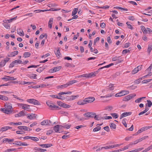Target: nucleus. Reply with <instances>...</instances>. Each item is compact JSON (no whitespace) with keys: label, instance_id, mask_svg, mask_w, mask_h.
Here are the masks:
<instances>
[{"label":"nucleus","instance_id":"nucleus-8","mask_svg":"<svg viewBox=\"0 0 152 152\" xmlns=\"http://www.w3.org/2000/svg\"><path fill=\"white\" fill-rule=\"evenodd\" d=\"M61 66H56L54 67L53 69L50 70V72H56L59 71L61 68Z\"/></svg>","mask_w":152,"mask_h":152},{"label":"nucleus","instance_id":"nucleus-7","mask_svg":"<svg viewBox=\"0 0 152 152\" xmlns=\"http://www.w3.org/2000/svg\"><path fill=\"white\" fill-rule=\"evenodd\" d=\"M151 128H152V126L144 127L138 130V133H140L146 130Z\"/></svg>","mask_w":152,"mask_h":152},{"label":"nucleus","instance_id":"nucleus-10","mask_svg":"<svg viewBox=\"0 0 152 152\" xmlns=\"http://www.w3.org/2000/svg\"><path fill=\"white\" fill-rule=\"evenodd\" d=\"M62 126L58 125H56L53 127V129L56 132H60L59 129L61 128Z\"/></svg>","mask_w":152,"mask_h":152},{"label":"nucleus","instance_id":"nucleus-12","mask_svg":"<svg viewBox=\"0 0 152 152\" xmlns=\"http://www.w3.org/2000/svg\"><path fill=\"white\" fill-rule=\"evenodd\" d=\"M99 71H97L94 72H91L90 73L87 74V77H94L98 73Z\"/></svg>","mask_w":152,"mask_h":152},{"label":"nucleus","instance_id":"nucleus-4","mask_svg":"<svg viewBox=\"0 0 152 152\" xmlns=\"http://www.w3.org/2000/svg\"><path fill=\"white\" fill-rule=\"evenodd\" d=\"M51 122L49 120H45L43 121L41 123L42 125H50Z\"/></svg>","mask_w":152,"mask_h":152},{"label":"nucleus","instance_id":"nucleus-49","mask_svg":"<svg viewBox=\"0 0 152 152\" xmlns=\"http://www.w3.org/2000/svg\"><path fill=\"white\" fill-rule=\"evenodd\" d=\"M46 104L48 106L52 108H53V106H54V105H52V104L49 102H47Z\"/></svg>","mask_w":152,"mask_h":152},{"label":"nucleus","instance_id":"nucleus-64","mask_svg":"<svg viewBox=\"0 0 152 152\" xmlns=\"http://www.w3.org/2000/svg\"><path fill=\"white\" fill-rule=\"evenodd\" d=\"M103 129L106 131L107 132H109V128L108 126H107L105 127H104L103 128Z\"/></svg>","mask_w":152,"mask_h":152},{"label":"nucleus","instance_id":"nucleus-28","mask_svg":"<svg viewBox=\"0 0 152 152\" xmlns=\"http://www.w3.org/2000/svg\"><path fill=\"white\" fill-rule=\"evenodd\" d=\"M31 55V53L29 52H25L23 54V56L25 58L29 57Z\"/></svg>","mask_w":152,"mask_h":152},{"label":"nucleus","instance_id":"nucleus-6","mask_svg":"<svg viewBox=\"0 0 152 152\" xmlns=\"http://www.w3.org/2000/svg\"><path fill=\"white\" fill-rule=\"evenodd\" d=\"M123 144H118L116 145H109L108 146H106L105 147H104V148L105 149H108L110 148H116L117 147L121 145H122Z\"/></svg>","mask_w":152,"mask_h":152},{"label":"nucleus","instance_id":"nucleus-58","mask_svg":"<svg viewBox=\"0 0 152 152\" xmlns=\"http://www.w3.org/2000/svg\"><path fill=\"white\" fill-rule=\"evenodd\" d=\"M70 107V106L69 105L67 104L64 103L63 107L64 108H69Z\"/></svg>","mask_w":152,"mask_h":152},{"label":"nucleus","instance_id":"nucleus-22","mask_svg":"<svg viewBox=\"0 0 152 152\" xmlns=\"http://www.w3.org/2000/svg\"><path fill=\"white\" fill-rule=\"evenodd\" d=\"M141 28L144 34H146L147 33V30H146V29L144 26H141Z\"/></svg>","mask_w":152,"mask_h":152},{"label":"nucleus","instance_id":"nucleus-39","mask_svg":"<svg viewBox=\"0 0 152 152\" xmlns=\"http://www.w3.org/2000/svg\"><path fill=\"white\" fill-rule=\"evenodd\" d=\"M30 139H31V140H33L35 141H37L39 140V139L37 137H31Z\"/></svg>","mask_w":152,"mask_h":152},{"label":"nucleus","instance_id":"nucleus-63","mask_svg":"<svg viewBox=\"0 0 152 152\" xmlns=\"http://www.w3.org/2000/svg\"><path fill=\"white\" fill-rule=\"evenodd\" d=\"M17 134H25V132L22 131H17L16 132Z\"/></svg>","mask_w":152,"mask_h":152},{"label":"nucleus","instance_id":"nucleus-60","mask_svg":"<svg viewBox=\"0 0 152 152\" xmlns=\"http://www.w3.org/2000/svg\"><path fill=\"white\" fill-rule=\"evenodd\" d=\"M57 103L59 106H60L61 107H63V105L64 103L60 101H57Z\"/></svg>","mask_w":152,"mask_h":152},{"label":"nucleus","instance_id":"nucleus-51","mask_svg":"<svg viewBox=\"0 0 152 152\" xmlns=\"http://www.w3.org/2000/svg\"><path fill=\"white\" fill-rule=\"evenodd\" d=\"M107 42L109 43V44H110L112 43V41L110 37L108 36L107 37Z\"/></svg>","mask_w":152,"mask_h":152},{"label":"nucleus","instance_id":"nucleus-35","mask_svg":"<svg viewBox=\"0 0 152 152\" xmlns=\"http://www.w3.org/2000/svg\"><path fill=\"white\" fill-rule=\"evenodd\" d=\"M110 115L112 116V117L115 118H117L118 117V115L116 113H111Z\"/></svg>","mask_w":152,"mask_h":152},{"label":"nucleus","instance_id":"nucleus-16","mask_svg":"<svg viewBox=\"0 0 152 152\" xmlns=\"http://www.w3.org/2000/svg\"><path fill=\"white\" fill-rule=\"evenodd\" d=\"M39 145L42 148H48L52 146L53 145L51 143H49L44 144H39Z\"/></svg>","mask_w":152,"mask_h":152},{"label":"nucleus","instance_id":"nucleus-21","mask_svg":"<svg viewBox=\"0 0 152 152\" xmlns=\"http://www.w3.org/2000/svg\"><path fill=\"white\" fill-rule=\"evenodd\" d=\"M110 127L112 129H115L116 128V125L113 123H111L110 124Z\"/></svg>","mask_w":152,"mask_h":152},{"label":"nucleus","instance_id":"nucleus-3","mask_svg":"<svg viewBox=\"0 0 152 152\" xmlns=\"http://www.w3.org/2000/svg\"><path fill=\"white\" fill-rule=\"evenodd\" d=\"M27 101L30 103H32L34 105H40V103L38 101L34 99H29L27 100Z\"/></svg>","mask_w":152,"mask_h":152},{"label":"nucleus","instance_id":"nucleus-34","mask_svg":"<svg viewBox=\"0 0 152 152\" xmlns=\"http://www.w3.org/2000/svg\"><path fill=\"white\" fill-rule=\"evenodd\" d=\"M67 84H66L63 85H62L61 86H59L58 87V88H66L67 87Z\"/></svg>","mask_w":152,"mask_h":152},{"label":"nucleus","instance_id":"nucleus-18","mask_svg":"<svg viewBox=\"0 0 152 152\" xmlns=\"http://www.w3.org/2000/svg\"><path fill=\"white\" fill-rule=\"evenodd\" d=\"M27 76L31 79H36L37 75L34 74H28L27 75Z\"/></svg>","mask_w":152,"mask_h":152},{"label":"nucleus","instance_id":"nucleus-27","mask_svg":"<svg viewBox=\"0 0 152 152\" xmlns=\"http://www.w3.org/2000/svg\"><path fill=\"white\" fill-rule=\"evenodd\" d=\"M14 139H10L8 138H4L3 140V142H10L14 141Z\"/></svg>","mask_w":152,"mask_h":152},{"label":"nucleus","instance_id":"nucleus-31","mask_svg":"<svg viewBox=\"0 0 152 152\" xmlns=\"http://www.w3.org/2000/svg\"><path fill=\"white\" fill-rule=\"evenodd\" d=\"M101 127L100 126H98L95 128L93 130V131L96 132L100 130L101 129Z\"/></svg>","mask_w":152,"mask_h":152},{"label":"nucleus","instance_id":"nucleus-59","mask_svg":"<svg viewBox=\"0 0 152 152\" xmlns=\"http://www.w3.org/2000/svg\"><path fill=\"white\" fill-rule=\"evenodd\" d=\"M90 112H87L83 114V115L86 117L90 118Z\"/></svg>","mask_w":152,"mask_h":152},{"label":"nucleus","instance_id":"nucleus-52","mask_svg":"<svg viewBox=\"0 0 152 152\" xmlns=\"http://www.w3.org/2000/svg\"><path fill=\"white\" fill-rule=\"evenodd\" d=\"M122 96V95L121 94V91L120 92L116 94L115 95V96L116 97H120Z\"/></svg>","mask_w":152,"mask_h":152},{"label":"nucleus","instance_id":"nucleus-55","mask_svg":"<svg viewBox=\"0 0 152 152\" xmlns=\"http://www.w3.org/2000/svg\"><path fill=\"white\" fill-rule=\"evenodd\" d=\"M7 126L4 127H2L0 129V131H2V132L5 131L7 130Z\"/></svg>","mask_w":152,"mask_h":152},{"label":"nucleus","instance_id":"nucleus-61","mask_svg":"<svg viewBox=\"0 0 152 152\" xmlns=\"http://www.w3.org/2000/svg\"><path fill=\"white\" fill-rule=\"evenodd\" d=\"M87 74H84L82 75H81L77 76V77H87Z\"/></svg>","mask_w":152,"mask_h":152},{"label":"nucleus","instance_id":"nucleus-26","mask_svg":"<svg viewBox=\"0 0 152 152\" xmlns=\"http://www.w3.org/2000/svg\"><path fill=\"white\" fill-rule=\"evenodd\" d=\"M0 96H1V100L5 101H7L8 100V98L6 96L1 95Z\"/></svg>","mask_w":152,"mask_h":152},{"label":"nucleus","instance_id":"nucleus-41","mask_svg":"<svg viewBox=\"0 0 152 152\" xmlns=\"http://www.w3.org/2000/svg\"><path fill=\"white\" fill-rule=\"evenodd\" d=\"M5 64H6L4 62L3 60H2L0 62V67L4 66L5 65Z\"/></svg>","mask_w":152,"mask_h":152},{"label":"nucleus","instance_id":"nucleus-40","mask_svg":"<svg viewBox=\"0 0 152 152\" xmlns=\"http://www.w3.org/2000/svg\"><path fill=\"white\" fill-rule=\"evenodd\" d=\"M139 70L136 67L132 71V73L133 74H135Z\"/></svg>","mask_w":152,"mask_h":152},{"label":"nucleus","instance_id":"nucleus-46","mask_svg":"<svg viewBox=\"0 0 152 152\" xmlns=\"http://www.w3.org/2000/svg\"><path fill=\"white\" fill-rule=\"evenodd\" d=\"M113 85L110 84L109 86V88L108 90H114V88L113 86Z\"/></svg>","mask_w":152,"mask_h":152},{"label":"nucleus","instance_id":"nucleus-1","mask_svg":"<svg viewBox=\"0 0 152 152\" xmlns=\"http://www.w3.org/2000/svg\"><path fill=\"white\" fill-rule=\"evenodd\" d=\"M18 105L21 107L22 109L25 110L29 111V109H30V106L26 104L18 103Z\"/></svg>","mask_w":152,"mask_h":152},{"label":"nucleus","instance_id":"nucleus-42","mask_svg":"<svg viewBox=\"0 0 152 152\" xmlns=\"http://www.w3.org/2000/svg\"><path fill=\"white\" fill-rule=\"evenodd\" d=\"M71 126V125H64L63 126H62L61 127L66 128L67 129H69Z\"/></svg>","mask_w":152,"mask_h":152},{"label":"nucleus","instance_id":"nucleus-45","mask_svg":"<svg viewBox=\"0 0 152 152\" xmlns=\"http://www.w3.org/2000/svg\"><path fill=\"white\" fill-rule=\"evenodd\" d=\"M94 118L96 120H101V117H99L98 115H96Z\"/></svg>","mask_w":152,"mask_h":152},{"label":"nucleus","instance_id":"nucleus-33","mask_svg":"<svg viewBox=\"0 0 152 152\" xmlns=\"http://www.w3.org/2000/svg\"><path fill=\"white\" fill-rule=\"evenodd\" d=\"M14 62L16 65L18 64H22V61L21 60L19 59L15 60L14 61Z\"/></svg>","mask_w":152,"mask_h":152},{"label":"nucleus","instance_id":"nucleus-56","mask_svg":"<svg viewBox=\"0 0 152 152\" xmlns=\"http://www.w3.org/2000/svg\"><path fill=\"white\" fill-rule=\"evenodd\" d=\"M122 124L125 127H127V124L126 123V122L125 121L124 119L122 120Z\"/></svg>","mask_w":152,"mask_h":152},{"label":"nucleus","instance_id":"nucleus-47","mask_svg":"<svg viewBox=\"0 0 152 152\" xmlns=\"http://www.w3.org/2000/svg\"><path fill=\"white\" fill-rule=\"evenodd\" d=\"M17 16H16L15 17L12 18L11 19L9 20H7V21L9 23L11 22H12V21L13 20H15L17 18Z\"/></svg>","mask_w":152,"mask_h":152},{"label":"nucleus","instance_id":"nucleus-48","mask_svg":"<svg viewBox=\"0 0 152 152\" xmlns=\"http://www.w3.org/2000/svg\"><path fill=\"white\" fill-rule=\"evenodd\" d=\"M113 109V107L111 106H107L105 107V109L108 110V111H110Z\"/></svg>","mask_w":152,"mask_h":152},{"label":"nucleus","instance_id":"nucleus-11","mask_svg":"<svg viewBox=\"0 0 152 152\" xmlns=\"http://www.w3.org/2000/svg\"><path fill=\"white\" fill-rule=\"evenodd\" d=\"M132 113L131 112H124L121 114L120 116V119H122L123 118L128 115L131 114Z\"/></svg>","mask_w":152,"mask_h":152},{"label":"nucleus","instance_id":"nucleus-54","mask_svg":"<svg viewBox=\"0 0 152 152\" xmlns=\"http://www.w3.org/2000/svg\"><path fill=\"white\" fill-rule=\"evenodd\" d=\"M5 77L8 78L9 80H15L16 79V78H14L13 77H10V76H6Z\"/></svg>","mask_w":152,"mask_h":152},{"label":"nucleus","instance_id":"nucleus-2","mask_svg":"<svg viewBox=\"0 0 152 152\" xmlns=\"http://www.w3.org/2000/svg\"><path fill=\"white\" fill-rule=\"evenodd\" d=\"M136 96L135 94H130L125 96L123 99V101H127L129 100L132 98Z\"/></svg>","mask_w":152,"mask_h":152},{"label":"nucleus","instance_id":"nucleus-23","mask_svg":"<svg viewBox=\"0 0 152 152\" xmlns=\"http://www.w3.org/2000/svg\"><path fill=\"white\" fill-rule=\"evenodd\" d=\"M77 82L76 80H73L70 81L68 82L66 84L67 85V86L71 85L74 83H76Z\"/></svg>","mask_w":152,"mask_h":152},{"label":"nucleus","instance_id":"nucleus-15","mask_svg":"<svg viewBox=\"0 0 152 152\" xmlns=\"http://www.w3.org/2000/svg\"><path fill=\"white\" fill-rule=\"evenodd\" d=\"M0 110L1 111L6 114H9L12 113L11 111L8 110L6 108H1Z\"/></svg>","mask_w":152,"mask_h":152},{"label":"nucleus","instance_id":"nucleus-37","mask_svg":"<svg viewBox=\"0 0 152 152\" xmlns=\"http://www.w3.org/2000/svg\"><path fill=\"white\" fill-rule=\"evenodd\" d=\"M147 103L146 104H147L148 106L149 107H151L152 105V102L149 100H147Z\"/></svg>","mask_w":152,"mask_h":152},{"label":"nucleus","instance_id":"nucleus-9","mask_svg":"<svg viewBox=\"0 0 152 152\" xmlns=\"http://www.w3.org/2000/svg\"><path fill=\"white\" fill-rule=\"evenodd\" d=\"M5 107L7 110L9 111H11V110L12 107V104L10 103H6L5 104Z\"/></svg>","mask_w":152,"mask_h":152},{"label":"nucleus","instance_id":"nucleus-5","mask_svg":"<svg viewBox=\"0 0 152 152\" xmlns=\"http://www.w3.org/2000/svg\"><path fill=\"white\" fill-rule=\"evenodd\" d=\"M37 116V115L35 114H28L27 115V118L31 120L34 119L36 118Z\"/></svg>","mask_w":152,"mask_h":152},{"label":"nucleus","instance_id":"nucleus-30","mask_svg":"<svg viewBox=\"0 0 152 152\" xmlns=\"http://www.w3.org/2000/svg\"><path fill=\"white\" fill-rule=\"evenodd\" d=\"M3 25L7 29H10V26L9 24L7 23H3Z\"/></svg>","mask_w":152,"mask_h":152},{"label":"nucleus","instance_id":"nucleus-44","mask_svg":"<svg viewBox=\"0 0 152 152\" xmlns=\"http://www.w3.org/2000/svg\"><path fill=\"white\" fill-rule=\"evenodd\" d=\"M14 62H15L14 61H13L12 62L10 63L9 65V68H10L13 67L14 66L16 65L15 63Z\"/></svg>","mask_w":152,"mask_h":152},{"label":"nucleus","instance_id":"nucleus-20","mask_svg":"<svg viewBox=\"0 0 152 152\" xmlns=\"http://www.w3.org/2000/svg\"><path fill=\"white\" fill-rule=\"evenodd\" d=\"M53 18H50L48 22V27L50 28L52 27V25L53 24Z\"/></svg>","mask_w":152,"mask_h":152},{"label":"nucleus","instance_id":"nucleus-62","mask_svg":"<svg viewBox=\"0 0 152 152\" xmlns=\"http://www.w3.org/2000/svg\"><path fill=\"white\" fill-rule=\"evenodd\" d=\"M39 65H32L28 66L27 68L28 69L31 68H37V67Z\"/></svg>","mask_w":152,"mask_h":152},{"label":"nucleus","instance_id":"nucleus-29","mask_svg":"<svg viewBox=\"0 0 152 152\" xmlns=\"http://www.w3.org/2000/svg\"><path fill=\"white\" fill-rule=\"evenodd\" d=\"M122 96L128 94L129 93V91H121Z\"/></svg>","mask_w":152,"mask_h":152},{"label":"nucleus","instance_id":"nucleus-19","mask_svg":"<svg viewBox=\"0 0 152 152\" xmlns=\"http://www.w3.org/2000/svg\"><path fill=\"white\" fill-rule=\"evenodd\" d=\"M18 128L21 130H23L25 131H28V128L26 126H19L18 127Z\"/></svg>","mask_w":152,"mask_h":152},{"label":"nucleus","instance_id":"nucleus-32","mask_svg":"<svg viewBox=\"0 0 152 152\" xmlns=\"http://www.w3.org/2000/svg\"><path fill=\"white\" fill-rule=\"evenodd\" d=\"M152 49V44L151 45H149L148 48L147 49V51L150 54L151 50Z\"/></svg>","mask_w":152,"mask_h":152},{"label":"nucleus","instance_id":"nucleus-43","mask_svg":"<svg viewBox=\"0 0 152 152\" xmlns=\"http://www.w3.org/2000/svg\"><path fill=\"white\" fill-rule=\"evenodd\" d=\"M19 113L20 116H24L26 115L24 113V110H22V111L20 112Z\"/></svg>","mask_w":152,"mask_h":152},{"label":"nucleus","instance_id":"nucleus-17","mask_svg":"<svg viewBox=\"0 0 152 152\" xmlns=\"http://www.w3.org/2000/svg\"><path fill=\"white\" fill-rule=\"evenodd\" d=\"M17 33L20 36H23L24 35L23 30L20 28H18L17 29Z\"/></svg>","mask_w":152,"mask_h":152},{"label":"nucleus","instance_id":"nucleus-36","mask_svg":"<svg viewBox=\"0 0 152 152\" xmlns=\"http://www.w3.org/2000/svg\"><path fill=\"white\" fill-rule=\"evenodd\" d=\"M45 68V67L44 68L40 67V68H39L37 69L36 71L40 73L42 71H43Z\"/></svg>","mask_w":152,"mask_h":152},{"label":"nucleus","instance_id":"nucleus-57","mask_svg":"<svg viewBox=\"0 0 152 152\" xmlns=\"http://www.w3.org/2000/svg\"><path fill=\"white\" fill-rule=\"evenodd\" d=\"M60 48H58L57 51L56 53H55V54L56 55H58V56H60V55L61 53H60Z\"/></svg>","mask_w":152,"mask_h":152},{"label":"nucleus","instance_id":"nucleus-53","mask_svg":"<svg viewBox=\"0 0 152 152\" xmlns=\"http://www.w3.org/2000/svg\"><path fill=\"white\" fill-rule=\"evenodd\" d=\"M99 37H96L95 39L94 40V45H95L97 42L99 41Z\"/></svg>","mask_w":152,"mask_h":152},{"label":"nucleus","instance_id":"nucleus-38","mask_svg":"<svg viewBox=\"0 0 152 152\" xmlns=\"http://www.w3.org/2000/svg\"><path fill=\"white\" fill-rule=\"evenodd\" d=\"M90 118H95V116L96 115V113L93 112H90Z\"/></svg>","mask_w":152,"mask_h":152},{"label":"nucleus","instance_id":"nucleus-14","mask_svg":"<svg viewBox=\"0 0 152 152\" xmlns=\"http://www.w3.org/2000/svg\"><path fill=\"white\" fill-rule=\"evenodd\" d=\"M86 99L87 100V103H91L95 100V99L94 97H89L86 98Z\"/></svg>","mask_w":152,"mask_h":152},{"label":"nucleus","instance_id":"nucleus-25","mask_svg":"<svg viewBox=\"0 0 152 152\" xmlns=\"http://www.w3.org/2000/svg\"><path fill=\"white\" fill-rule=\"evenodd\" d=\"M78 10V8H74L72 11V16L75 15L77 13Z\"/></svg>","mask_w":152,"mask_h":152},{"label":"nucleus","instance_id":"nucleus-50","mask_svg":"<svg viewBox=\"0 0 152 152\" xmlns=\"http://www.w3.org/2000/svg\"><path fill=\"white\" fill-rule=\"evenodd\" d=\"M130 52L129 50L125 49L123 50L122 53L123 54H125L127 53H129Z\"/></svg>","mask_w":152,"mask_h":152},{"label":"nucleus","instance_id":"nucleus-13","mask_svg":"<svg viewBox=\"0 0 152 152\" xmlns=\"http://www.w3.org/2000/svg\"><path fill=\"white\" fill-rule=\"evenodd\" d=\"M18 53V51H15L13 52H11L10 54H8L7 56L9 57H12L17 55Z\"/></svg>","mask_w":152,"mask_h":152},{"label":"nucleus","instance_id":"nucleus-24","mask_svg":"<svg viewBox=\"0 0 152 152\" xmlns=\"http://www.w3.org/2000/svg\"><path fill=\"white\" fill-rule=\"evenodd\" d=\"M79 97V95H77L76 96H71L69 97V100H74Z\"/></svg>","mask_w":152,"mask_h":152}]
</instances>
